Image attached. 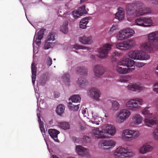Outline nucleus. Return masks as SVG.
Instances as JSON below:
<instances>
[{"mask_svg": "<svg viewBox=\"0 0 158 158\" xmlns=\"http://www.w3.org/2000/svg\"><path fill=\"white\" fill-rule=\"evenodd\" d=\"M74 48L77 50L79 49H86L87 50H89L90 49V48L88 47H85V46L80 45L77 44H76L74 45Z\"/></svg>", "mask_w": 158, "mask_h": 158, "instance_id": "44", "label": "nucleus"}, {"mask_svg": "<svg viewBox=\"0 0 158 158\" xmlns=\"http://www.w3.org/2000/svg\"><path fill=\"white\" fill-rule=\"evenodd\" d=\"M84 141L86 142H89L91 141V138L88 136H84L83 137Z\"/></svg>", "mask_w": 158, "mask_h": 158, "instance_id": "48", "label": "nucleus"}, {"mask_svg": "<svg viewBox=\"0 0 158 158\" xmlns=\"http://www.w3.org/2000/svg\"><path fill=\"white\" fill-rule=\"evenodd\" d=\"M148 41L154 44L155 48H158V32L155 31L149 34L148 35Z\"/></svg>", "mask_w": 158, "mask_h": 158, "instance_id": "11", "label": "nucleus"}, {"mask_svg": "<svg viewBox=\"0 0 158 158\" xmlns=\"http://www.w3.org/2000/svg\"><path fill=\"white\" fill-rule=\"evenodd\" d=\"M76 150L78 155L81 156L86 155L88 153V150L87 149L81 146H77Z\"/></svg>", "mask_w": 158, "mask_h": 158, "instance_id": "24", "label": "nucleus"}, {"mask_svg": "<svg viewBox=\"0 0 158 158\" xmlns=\"http://www.w3.org/2000/svg\"><path fill=\"white\" fill-rule=\"evenodd\" d=\"M77 83L80 87L83 88L86 85L87 81L84 78L80 77L78 78Z\"/></svg>", "mask_w": 158, "mask_h": 158, "instance_id": "34", "label": "nucleus"}, {"mask_svg": "<svg viewBox=\"0 0 158 158\" xmlns=\"http://www.w3.org/2000/svg\"><path fill=\"white\" fill-rule=\"evenodd\" d=\"M144 7V5L139 2L128 4L126 6V11L128 17L134 18L150 12V8H146L145 10H143Z\"/></svg>", "mask_w": 158, "mask_h": 158, "instance_id": "1", "label": "nucleus"}, {"mask_svg": "<svg viewBox=\"0 0 158 158\" xmlns=\"http://www.w3.org/2000/svg\"><path fill=\"white\" fill-rule=\"evenodd\" d=\"M101 145L102 146H106L108 147L105 148L108 149L114 147L115 144V142L112 140H103L101 141Z\"/></svg>", "mask_w": 158, "mask_h": 158, "instance_id": "23", "label": "nucleus"}, {"mask_svg": "<svg viewBox=\"0 0 158 158\" xmlns=\"http://www.w3.org/2000/svg\"><path fill=\"white\" fill-rule=\"evenodd\" d=\"M153 149V147L148 142L144 143L141 146L139 149V151L140 153L144 154L152 151Z\"/></svg>", "mask_w": 158, "mask_h": 158, "instance_id": "12", "label": "nucleus"}, {"mask_svg": "<svg viewBox=\"0 0 158 158\" xmlns=\"http://www.w3.org/2000/svg\"><path fill=\"white\" fill-rule=\"evenodd\" d=\"M106 129H102L100 131L99 128H96L93 129L92 133L95 138L97 139L105 138L110 137L114 135L115 133V127L111 125H106L105 126Z\"/></svg>", "mask_w": 158, "mask_h": 158, "instance_id": "2", "label": "nucleus"}, {"mask_svg": "<svg viewBox=\"0 0 158 158\" xmlns=\"http://www.w3.org/2000/svg\"><path fill=\"white\" fill-rule=\"evenodd\" d=\"M89 95L91 98L97 101L99 100L101 93L98 89L95 88H92L89 89Z\"/></svg>", "mask_w": 158, "mask_h": 158, "instance_id": "13", "label": "nucleus"}, {"mask_svg": "<svg viewBox=\"0 0 158 158\" xmlns=\"http://www.w3.org/2000/svg\"><path fill=\"white\" fill-rule=\"evenodd\" d=\"M61 78L63 81L64 82H70V75L68 73H64Z\"/></svg>", "mask_w": 158, "mask_h": 158, "instance_id": "39", "label": "nucleus"}, {"mask_svg": "<svg viewBox=\"0 0 158 158\" xmlns=\"http://www.w3.org/2000/svg\"><path fill=\"white\" fill-rule=\"evenodd\" d=\"M46 79L45 80H41V81L40 82L41 85H45L46 82Z\"/></svg>", "mask_w": 158, "mask_h": 158, "instance_id": "55", "label": "nucleus"}, {"mask_svg": "<svg viewBox=\"0 0 158 158\" xmlns=\"http://www.w3.org/2000/svg\"><path fill=\"white\" fill-rule=\"evenodd\" d=\"M79 41L84 44H91L93 42L92 37L91 36L87 37L84 35L79 38Z\"/></svg>", "mask_w": 158, "mask_h": 158, "instance_id": "22", "label": "nucleus"}, {"mask_svg": "<svg viewBox=\"0 0 158 158\" xmlns=\"http://www.w3.org/2000/svg\"><path fill=\"white\" fill-rule=\"evenodd\" d=\"M135 23L137 25L143 27H148L152 24L151 18H140L136 19Z\"/></svg>", "mask_w": 158, "mask_h": 158, "instance_id": "9", "label": "nucleus"}, {"mask_svg": "<svg viewBox=\"0 0 158 158\" xmlns=\"http://www.w3.org/2000/svg\"><path fill=\"white\" fill-rule=\"evenodd\" d=\"M154 87L155 88H153L154 90L158 93V82H156L154 85Z\"/></svg>", "mask_w": 158, "mask_h": 158, "instance_id": "49", "label": "nucleus"}, {"mask_svg": "<svg viewBox=\"0 0 158 158\" xmlns=\"http://www.w3.org/2000/svg\"><path fill=\"white\" fill-rule=\"evenodd\" d=\"M73 141L76 143H78L79 141V139L75 137H73L72 138Z\"/></svg>", "mask_w": 158, "mask_h": 158, "instance_id": "54", "label": "nucleus"}, {"mask_svg": "<svg viewBox=\"0 0 158 158\" xmlns=\"http://www.w3.org/2000/svg\"><path fill=\"white\" fill-rule=\"evenodd\" d=\"M47 63L49 66H51L52 64V59L50 57L48 58V59L47 61Z\"/></svg>", "mask_w": 158, "mask_h": 158, "instance_id": "51", "label": "nucleus"}, {"mask_svg": "<svg viewBox=\"0 0 158 158\" xmlns=\"http://www.w3.org/2000/svg\"><path fill=\"white\" fill-rule=\"evenodd\" d=\"M53 158H59L55 155H53L52 156Z\"/></svg>", "mask_w": 158, "mask_h": 158, "instance_id": "62", "label": "nucleus"}, {"mask_svg": "<svg viewBox=\"0 0 158 158\" xmlns=\"http://www.w3.org/2000/svg\"><path fill=\"white\" fill-rule=\"evenodd\" d=\"M142 122L143 118L139 114H135L132 118L130 125L132 126H135L140 124Z\"/></svg>", "mask_w": 158, "mask_h": 158, "instance_id": "16", "label": "nucleus"}, {"mask_svg": "<svg viewBox=\"0 0 158 158\" xmlns=\"http://www.w3.org/2000/svg\"><path fill=\"white\" fill-rule=\"evenodd\" d=\"M89 17L83 19L80 22L79 26L80 28L85 29L87 27L86 25L89 22Z\"/></svg>", "mask_w": 158, "mask_h": 158, "instance_id": "27", "label": "nucleus"}, {"mask_svg": "<svg viewBox=\"0 0 158 158\" xmlns=\"http://www.w3.org/2000/svg\"><path fill=\"white\" fill-rule=\"evenodd\" d=\"M118 114L116 121L118 123H121L129 118L131 115V112L127 110L124 109L120 110Z\"/></svg>", "mask_w": 158, "mask_h": 158, "instance_id": "8", "label": "nucleus"}, {"mask_svg": "<svg viewBox=\"0 0 158 158\" xmlns=\"http://www.w3.org/2000/svg\"><path fill=\"white\" fill-rule=\"evenodd\" d=\"M142 113L145 115L144 122L146 125L149 126L154 125L158 123L156 118L153 117L152 114L149 113L148 108H145L142 110Z\"/></svg>", "mask_w": 158, "mask_h": 158, "instance_id": "4", "label": "nucleus"}, {"mask_svg": "<svg viewBox=\"0 0 158 158\" xmlns=\"http://www.w3.org/2000/svg\"><path fill=\"white\" fill-rule=\"evenodd\" d=\"M39 123V125H40V127H44V124L43 123V122H40Z\"/></svg>", "mask_w": 158, "mask_h": 158, "instance_id": "60", "label": "nucleus"}, {"mask_svg": "<svg viewBox=\"0 0 158 158\" xmlns=\"http://www.w3.org/2000/svg\"><path fill=\"white\" fill-rule=\"evenodd\" d=\"M37 117L38 118V121L39 123H40V122H42L41 121V120L40 118V114H37Z\"/></svg>", "mask_w": 158, "mask_h": 158, "instance_id": "57", "label": "nucleus"}, {"mask_svg": "<svg viewBox=\"0 0 158 158\" xmlns=\"http://www.w3.org/2000/svg\"><path fill=\"white\" fill-rule=\"evenodd\" d=\"M119 66L118 64L117 66L116 70L118 73L121 74H125L132 72L135 69V66H132V68H128L127 69L122 68Z\"/></svg>", "mask_w": 158, "mask_h": 158, "instance_id": "18", "label": "nucleus"}, {"mask_svg": "<svg viewBox=\"0 0 158 158\" xmlns=\"http://www.w3.org/2000/svg\"><path fill=\"white\" fill-rule=\"evenodd\" d=\"M90 58L92 60H95V56L93 55H92L90 56Z\"/></svg>", "mask_w": 158, "mask_h": 158, "instance_id": "58", "label": "nucleus"}, {"mask_svg": "<svg viewBox=\"0 0 158 158\" xmlns=\"http://www.w3.org/2000/svg\"><path fill=\"white\" fill-rule=\"evenodd\" d=\"M41 40H40L39 39L36 38L35 40V43L38 46L40 45L41 43Z\"/></svg>", "mask_w": 158, "mask_h": 158, "instance_id": "52", "label": "nucleus"}, {"mask_svg": "<svg viewBox=\"0 0 158 158\" xmlns=\"http://www.w3.org/2000/svg\"><path fill=\"white\" fill-rule=\"evenodd\" d=\"M142 99L137 98L129 101L126 104L127 108L133 110H135L139 109L140 106L139 105H141L142 103Z\"/></svg>", "mask_w": 158, "mask_h": 158, "instance_id": "5", "label": "nucleus"}, {"mask_svg": "<svg viewBox=\"0 0 158 158\" xmlns=\"http://www.w3.org/2000/svg\"><path fill=\"white\" fill-rule=\"evenodd\" d=\"M53 43L50 42L49 41H47V40L45 42L44 46V49L45 50L48 49L51 47Z\"/></svg>", "mask_w": 158, "mask_h": 158, "instance_id": "46", "label": "nucleus"}, {"mask_svg": "<svg viewBox=\"0 0 158 158\" xmlns=\"http://www.w3.org/2000/svg\"><path fill=\"white\" fill-rule=\"evenodd\" d=\"M115 18L119 20H123L124 17V13L122 10H119L115 14Z\"/></svg>", "mask_w": 158, "mask_h": 158, "instance_id": "31", "label": "nucleus"}, {"mask_svg": "<svg viewBox=\"0 0 158 158\" xmlns=\"http://www.w3.org/2000/svg\"><path fill=\"white\" fill-rule=\"evenodd\" d=\"M136 66L138 67H141L143 66L145 64L142 62H137L136 64Z\"/></svg>", "mask_w": 158, "mask_h": 158, "instance_id": "50", "label": "nucleus"}, {"mask_svg": "<svg viewBox=\"0 0 158 158\" xmlns=\"http://www.w3.org/2000/svg\"><path fill=\"white\" fill-rule=\"evenodd\" d=\"M87 0H81L80 1H81V3H83V2H85V1H86Z\"/></svg>", "mask_w": 158, "mask_h": 158, "instance_id": "63", "label": "nucleus"}, {"mask_svg": "<svg viewBox=\"0 0 158 158\" xmlns=\"http://www.w3.org/2000/svg\"><path fill=\"white\" fill-rule=\"evenodd\" d=\"M31 72H32V81L34 84L35 81L36 77V76L37 69L35 62H33L31 64Z\"/></svg>", "mask_w": 158, "mask_h": 158, "instance_id": "25", "label": "nucleus"}, {"mask_svg": "<svg viewBox=\"0 0 158 158\" xmlns=\"http://www.w3.org/2000/svg\"><path fill=\"white\" fill-rule=\"evenodd\" d=\"M155 4H156L157 5H158V1H156L155 2Z\"/></svg>", "mask_w": 158, "mask_h": 158, "instance_id": "64", "label": "nucleus"}, {"mask_svg": "<svg viewBox=\"0 0 158 158\" xmlns=\"http://www.w3.org/2000/svg\"><path fill=\"white\" fill-rule=\"evenodd\" d=\"M140 158H152V157H150L149 156H144Z\"/></svg>", "mask_w": 158, "mask_h": 158, "instance_id": "61", "label": "nucleus"}, {"mask_svg": "<svg viewBox=\"0 0 158 158\" xmlns=\"http://www.w3.org/2000/svg\"><path fill=\"white\" fill-rule=\"evenodd\" d=\"M118 53L117 52H114L113 53V54L112 55V56L114 58L115 56L118 55Z\"/></svg>", "mask_w": 158, "mask_h": 158, "instance_id": "59", "label": "nucleus"}, {"mask_svg": "<svg viewBox=\"0 0 158 158\" xmlns=\"http://www.w3.org/2000/svg\"><path fill=\"white\" fill-rule=\"evenodd\" d=\"M44 31V30L43 29L40 30L36 35V38L39 39L40 40H41L43 37Z\"/></svg>", "mask_w": 158, "mask_h": 158, "instance_id": "43", "label": "nucleus"}, {"mask_svg": "<svg viewBox=\"0 0 158 158\" xmlns=\"http://www.w3.org/2000/svg\"><path fill=\"white\" fill-rule=\"evenodd\" d=\"M54 96L55 98H57L59 97L60 96V94L59 92H54Z\"/></svg>", "mask_w": 158, "mask_h": 158, "instance_id": "53", "label": "nucleus"}, {"mask_svg": "<svg viewBox=\"0 0 158 158\" xmlns=\"http://www.w3.org/2000/svg\"><path fill=\"white\" fill-rule=\"evenodd\" d=\"M154 138L158 140V124L157 127L154 130L153 134Z\"/></svg>", "mask_w": 158, "mask_h": 158, "instance_id": "47", "label": "nucleus"}, {"mask_svg": "<svg viewBox=\"0 0 158 158\" xmlns=\"http://www.w3.org/2000/svg\"><path fill=\"white\" fill-rule=\"evenodd\" d=\"M139 51L138 50L131 51L128 53L129 56L132 59L139 60Z\"/></svg>", "mask_w": 158, "mask_h": 158, "instance_id": "26", "label": "nucleus"}, {"mask_svg": "<svg viewBox=\"0 0 158 158\" xmlns=\"http://www.w3.org/2000/svg\"><path fill=\"white\" fill-rule=\"evenodd\" d=\"M128 89L133 91H140L144 89V87L142 84L137 85L136 84L129 85L128 86Z\"/></svg>", "mask_w": 158, "mask_h": 158, "instance_id": "21", "label": "nucleus"}, {"mask_svg": "<svg viewBox=\"0 0 158 158\" xmlns=\"http://www.w3.org/2000/svg\"><path fill=\"white\" fill-rule=\"evenodd\" d=\"M69 104L70 105L68 106L69 108L71 110H77L79 108V105H73L71 102H69Z\"/></svg>", "mask_w": 158, "mask_h": 158, "instance_id": "42", "label": "nucleus"}, {"mask_svg": "<svg viewBox=\"0 0 158 158\" xmlns=\"http://www.w3.org/2000/svg\"><path fill=\"white\" fill-rule=\"evenodd\" d=\"M139 135V132L137 131L126 130H124L122 134L123 139L128 140H132L135 139Z\"/></svg>", "mask_w": 158, "mask_h": 158, "instance_id": "6", "label": "nucleus"}, {"mask_svg": "<svg viewBox=\"0 0 158 158\" xmlns=\"http://www.w3.org/2000/svg\"><path fill=\"white\" fill-rule=\"evenodd\" d=\"M40 130L43 133H45V129L44 127H40Z\"/></svg>", "mask_w": 158, "mask_h": 158, "instance_id": "56", "label": "nucleus"}, {"mask_svg": "<svg viewBox=\"0 0 158 158\" xmlns=\"http://www.w3.org/2000/svg\"><path fill=\"white\" fill-rule=\"evenodd\" d=\"M112 108L113 110H117L119 107V104L118 102L116 101H113L111 102Z\"/></svg>", "mask_w": 158, "mask_h": 158, "instance_id": "40", "label": "nucleus"}, {"mask_svg": "<svg viewBox=\"0 0 158 158\" xmlns=\"http://www.w3.org/2000/svg\"><path fill=\"white\" fill-rule=\"evenodd\" d=\"M59 125L63 129L66 130L69 128V124L66 122H61L59 123Z\"/></svg>", "mask_w": 158, "mask_h": 158, "instance_id": "41", "label": "nucleus"}, {"mask_svg": "<svg viewBox=\"0 0 158 158\" xmlns=\"http://www.w3.org/2000/svg\"><path fill=\"white\" fill-rule=\"evenodd\" d=\"M139 59L140 60H147L150 58V56L146 52L142 51H139Z\"/></svg>", "mask_w": 158, "mask_h": 158, "instance_id": "29", "label": "nucleus"}, {"mask_svg": "<svg viewBox=\"0 0 158 158\" xmlns=\"http://www.w3.org/2000/svg\"><path fill=\"white\" fill-rule=\"evenodd\" d=\"M135 44V41L134 40L130 39L127 41L117 43L116 44V47L119 49L125 50L133 47Z\"/></svg>", "mask_w": 158, "mask_h": 158, "instance_id": "7", "label": "nucleus"}, {"mask_svg": "<svg viewBox=\"0 0 158 158\" xmlns=\"http://www.w3.org/2000/svg\"><path fill=\"white\" fill-rule=\"evenodd\" d=\"M70 100L73 102H79L81 100V98L78 95H74L70 97L69 100Z\"/></svg>", "mask_w": 158, "mask_h": 158, "instance_id": "35", "label": "nucleus"}, {"mask_svg": "<svg viewBox=\"0 0 158 158\" xmlns=\"http://www.w3.org/2000/svg\"><path fill=\"white\" fill-rule=\"evenodd\" d=\"M123 30L127 39L132 36L135 33L134 30L129 28Z\"/></svg>", "mask_w": 158, "mask_h": 158, "instance_id": "28", "label": "nucleus"}, {"mask_svg": "<svg viewBox=\"0 0 158 158\" xmlns=\"http://www.w3.org/2000/svg\"><path fill=\"white\" fill-rule=\"evenodd\" d=\"M118 65L126 66L128 68H132V66H135L134 65V61L128 58H124L121 59L118 63Z\"/></svg>", "mask_w": 158, "mask_h": 158, "instance_id": "14", "label": "nucleus"}, {"mask_svg": "<svg viewBox=\"0 0 158 158\" xmlns=\"http://www.w3.org/2000/svg\"><path fill=\"white\" fill-rule=\"evenodd\" d=\"M68 23L67 21L64 22L62 25L60 27V30L64 33H66L68 31Z\"/></svg>", "mask_w": 158, "mask_h": 158, "instance_id": "30", "label": "nucleus"}, {"mask_svg": "<svg viewBox=\"0 0 158 158\" xmlns=\"http://www.w3.org/2000/svg\"><path fill=\"white\" fill-rule=\"evenodd\" d=\"M64 106L62 104H60L57 106L56 111L58 114L61 115L64 113Z\"/></svg>", "mask_w": 158, "mask_h": 158, "instance_id": "32", "label": "nucleus"}, {"mask_svg": "<svg viewBox=\"0 0 158 158\" xmlns=\"http://www.w3.org/2000/svg\"><path fill=\"white\" fill-rule=\"evenodd\" d=\"M93 71L95 76L98 77L102 75L105 71L103 66L101 64L96 65L94 68Z\"/></svg>", "mask_w": 158, "mask_h": 158, "instance_id": "15", "label": "nucleus"}, {"mask_svg": "<svg viewBox=\"0 0 158 158\" xmlns=\"http://www.w3.org/2000/svg\"><path fill=\"white\" fill-rule=\"evenodd\" d=\"M135 153L131 150L122 147H119L115 150L114 155L115 158L129 157L131 158L133 156Z\"/></svg>", "mask_w": 158, "mask_h": 158, "instance_id": "3", "label": "nucleus"}, {"mask_svg": "<svg viewBox=\"0 0 158 158\" xmlns=\"http://www.w3.org/2000/svg\"><path fill=\"white\" fill-rule=\"evenodd\" d=\"M56 35L55 33L52 32H51L50 34L47 36L46 40L49 42L54 40Z\"/></svg>", "mask_w": 158, "mask_h": 158, "instance_id": "38", "label": "nucleus"}, {"mask_svg": "<svg viewBox=\"0 0 158 158\" xmlns=\"http://www.w3.org/2000/svg\"><path fill=\"white\" fill-rule=\"evenodd\" d=\"M87 13L85 9V6H83L80 7L78 10H75L72 12V14L75 18H77Z\"/></svg>", "mask_w": 158, "mask_h": 158, "instance_id": "17", "label": "nucleus"}, {"mask_svg": "<svg viewBox=\"0 0 158 158\" xmlns=\"http://www.w3.org/2000/svg\"><path fill=\"white\" fill-rule=\"evenodd\" d=\"M76 71L77 73H80L82 75L86 74L87 72V69L83 67H77L76 69Z\"/></svg>", "mask_w": 158, "mask_h": 158, "instance_id": "37", "label": "nucleus"}, {"mask_svg": "<svg viewBox=\"0 0 158 158\" xmlns=\"http://www.w3.org/2000/svg\"><path fill=\"white\" fill-rule=\"evenodd\" d=\"M141 48L142 49L151 52L153 50V48H155L154 44H152L149 41L144 43L141 44Z\"/></svg>", "mask_w": 158, "mask_h": 158, "instance_id": "19", "label": "nucleus"}, {"mask_svg": "<svg viewBox=\"0 0 158 158\" xmlns=\"http://www.w3.org/2000/svg\"><path fill=\"white\" fill-rule=\"evenodd\" d=\"M117 30H118V25L117 24H113L109 31V33L110 34H111Z\"/></svg>", "mask_w": 158, "mask_h": 158, "instance_id": "45", "label": "nucleus"}, {"mask_svg": "<svg viewBox=\"0 0 158 158\" xmlns=\"http://www.w3.org/2000/svg\"><path fill=\"white\" fill-rule=\"evenodd\" d=\"M48 132L51 137L56 142H59L58 139V135L60 133V132L54 129H49Z\"/></svg>", "mask_w": 158, "mask_h": 158, "instance_id": "20", "label": "nucleus"}, {"mask_svg": "<svg viewBox=\"0 0 158 158\" xmlns=\"http://www.w3.org/2000/svg\"><path fill=\"white\" fill-rule=\"evenodd\" d=\"M116 37L119 40H122L127 39L123 30L119 31V33L117 35Z\"/></svg>", "mask_w": 158, "mask_h": 158, "instance_id": "33", "label": "nucleus"}, {"mask_svg": "<svg viewBox=\"0 0 158 158\" xmlns=\"http://www.w3.org/2000/svg\"><path fill=\"white\" fill-rule=\"evenodd\" d=\"M131 77L128 76H121L118 81L122 82H126L131 79Z\"/></svg>", "mask_w": 158, "mask_h": 158, "instance_id": "36", "label": "nucleus"}, {"mask_svg": "<svg viewBox=\"0 0 158 158\" xmlns=\"http://www.w3.org/2000/svg\"><path fill=\"white\" fill-rule=\"evenodd\" d=\"M112 46V45L108 44L104 45L99 50L98 56L101 58H104L106 57L108 51L111 49Z\"/></svg>", "mask_w": 158, "mask_h": 158, "instance_id": "10", "label": "nucleus"}]
</instances>
